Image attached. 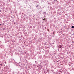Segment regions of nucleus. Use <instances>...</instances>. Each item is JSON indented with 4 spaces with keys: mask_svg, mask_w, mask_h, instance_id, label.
Here are the masks:
<instances>
[{
    "mask_svg": "<svg viewBox=\"0 0 74 74\" xmlns=\"http://www.w3.org/2000/svg\"><path fill=\"white\" fill-rule=\"evenodd\" d=\"M43 19V20H45V19Z\"/></svg>",
    "mask_w": 74,
    "mask_h": 74,
    "instance_id": "7ed1b4c3",
    "label": "nucleus"
},
{
    "mask_svg": "<svg viewBox=\"0 0 74 74\" xmlns=\"http://www.w3.org/2000/svg\"><path fill=\"white\" fill-rule=\"evenodd\" d=\"M72 28H74V26H72Z\"/></svg>",
    "mask_w": 74,
    "mask_h": 74,
    "instance_id": "f257e3e1",
    "label": "nucleus"
},
{
    "mask_svg": "<svg viewBox=\"0 0 74 74\" xmlns=\"http://www.w3.org/2000/svg\"><path fill=\"white\" fill-rule=\"evenodd\" d=\"M59 48H61V47H62V46H59Z\"/></svg>",
    "mask_w": 74,
    "mask_h": 74,
    "instance_id": "f03ea898",
    "label": "nucleus"
}]
</instances>
